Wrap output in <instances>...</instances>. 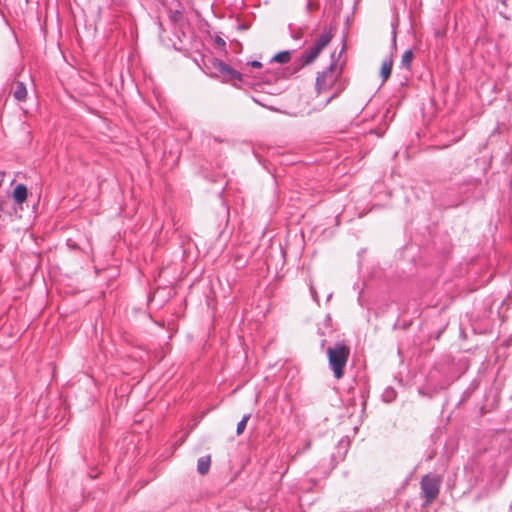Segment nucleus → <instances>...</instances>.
Returning <instances> with one entry per match:
<instances>
[{
    "label": "nucleus",
    "instance_id": "1a4fd4ad",
    "mask_svg": "<svg viewBox=\"0 0 512 512\" xmlns=\"http://www.w3.org/2000/svg\"><path fill=\"white\" fill-rule=\"evenodd\" d=\"M414 58V54L412 50H406L401 58V65L406 68L410 69L412 60Z\"/></svg>",
    "mask_w": 512,
    "mask_h": 512
},
{
    "label": "nucleus",
    "instance_id": "0eeeda50",
    "mask_svg": "<svg viewBox=\"0 0 512 512\" xmlns=\"http://www.w3.org/2000/svg\"><path fill=\"white\" fill-rule=\"evenodd\" d=\"M392 67H393V59L392 58H388L382 62L381 69H380V76H381L383 82L388 80V78L390 77Z\"/></svg>",
    "mask_w": 512,
    "mask_h": 512
},
{
    "label": "nucleus",
    "instance_id": "20e7f679",
    "mask_svg": "<svg viewBox=\"0 0 512 512\" xmlns=\"http://www.w3.org/2000/svg\"><path fill=\"white\" fill-rule=\"evenodd\" d=\"M335 66L331 65L327 70L320 73L316 79V89L318 93L328 91L332 88L338 75L334 71Z\"/></svg>",
    "mask_w": 512,
    "mask_h": 512
},
{
    "label": "nucleus",
    "instance_id": "ddd939ff",
    "mask_svg": "<svg viewBox=\"0 0 512 512\" xmlns=\"http://www.w3.org/2000/svg\"><path fill=\"white\" fill-rule=\"evenodd\" d=\"M251 66L254 68H260L262 66V64L259 61H253V62H251Z\"/></svg>",
    "mask_w": 512,
    "mask_h": 512
},
{
    "label": "nucleus",
    "instance_id": "f8f14e48",
    "mask_svg": "<svg viewBox=\"0 0 512 512\" xmlns=\"http://www.w3.org/2000/svg\"><path fill=\"white\" fill-rule=\"evenodd\" d=\"M220 68H221V70H222L223 72H227V73L231 74L232 76H236V75L238 76L237 72H236V71H234V70H232V69H231L229 66H227L226 64L221 63V64H220Z\"/></svg>",
    "mask_w": 512,
    "mask_h": 512
},
{
    "label": "nucleus",
    "instance_id": "423d86ee",
    "mask_svg": "<svg viewBox=\"0 0 512 512\" xmlns=\"http://www.w3.org/2000/svg\"><path fill=\"white\" fill-rule=\"evenodd\" d=\"M13 198L18 204H22L27 199V187L24 184H18L13 192Z\"/></svg>",
    "mask_w": 512,
    "mask_h": 512
},
{
    "label": "nucleus",
    "instance_id": "9b49d317",
    "mask_svg": "<svg viewBox=\"0 0 512 512\" xmlns=\"http://www.w3.org/2000/svg\"><path fill=\"white\" fill-rule=\"evenodd\" d=\"M250 418V414L245 415L237 425V434L240 435L244 432L247 422Z\"/></svg>",
    "mask_w": 512,
    "mask_h": 512
},
{
    "label": "nucleus",
    "instance_id": "39448f33",
    "mask_svg": "<svg viewBox=\"0 0 512 512\" xmlns=\"http://www.w3.org/2000/svg\"><path fill=\"white\" fill-rule=\"evenodd\" d=\"M10 94L18 102H24L27 99L28 92L25 84L21 81H14L11 84Z\"/></svg>",
    "mask_w": 512,
    "mask_h": 512
},
{
    "label": "nucleus",
    "instance_id": "9d476101",
    "mask_svg": "<svg viewBox=\"0 0 512 512\" xmlns=\"http://www.w3.org/2000/svg\"><path fill=\"white\" fill-rule=\"evenodd\" d=\"M291 59V55L288 51H283V52H279L277 53L272 61H275V62H278V63H287L289 62Z\"/></svg>",
    "mask_w": 512,
    "mask_h": 512
},
{
    "label": "nucleus",
    "instance_id": "6e6552de",
    "mask_svg": "<svg viewBox=\"0 0 512 512\" xmlns=\"http://www.w3.org/2000/svg\"><path fill=\"white\" fill-rule=\"evenodd\" d=\"M210 464H211V457L209 455L199 458L198 463H197L198 472L202 475L206 474L209 471Z\"/></svg>",
    "mask_w": 512,
    "mask_h": 512
},
{
    "label": "nucleus",
    "instance_id": "7ed1b4c3",
    "mask_svg": "<svg viewBox=\"0 0 512 512\" xmlns=\"http://www.w3.org/2000/svg\"><path fill=\"white\" fill-rule=\"evenodd\" d=\"M440 483L441 480L439 477L426 475L422 478L421 489L427 504L431 503L437 498L439 494Z\"/></svg>",
    "mask_w": 512,
    "mask_h": 512
},
{
    "label": "nucleus",
    "instance_id": "f03ea898",
    "mask_svg": "<svg viewBox=\"0 0 512 512\" xmlns=\"http://www.w3.org/2000/svg\"><path fill=\"white\" fill-rule=\"evenodd\" d=\"M333 37L331 30L323 31L314 45L305 50L301 55V61L303 65H308L314 62L320 55L322 50L329 44Z\"/></svg>",
    "mask_w": 512,
    "mask_h": 512
},
{
    "label": "nucleus",
    "instance_id": "f257e3e1",
    "mask_svg": "<svg viewBox=\"0 0 512 512\" xmlns=\"http://www.w3.org/2000/svg\"><path fill=\"white\" fill-rule=\"evenodd\" d=\"M326 353L334 377L337 380L341 379L350 356V347L344 342H340L328 347Z\"/></svg>",
    "mask_w": 512,
    "mask_h": 512
}]
</instances>
